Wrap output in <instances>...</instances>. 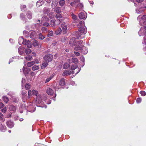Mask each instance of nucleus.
<instances>
[{
  "instance_id": "f257e3e1",
  "label": "nucleus",
  "mask_w": 146,
  "mask_h": 146,
  "mask_svg": "<svg viewBox=\"0 0 146 146\" xmlns=\"http://www.w3.org/2000/svg\"><path fill=\"white\" fill-rule=\"evenodd\" d=\"M77 26L79 32L85 34L87 31L86 27H84V21H81L78 24Z\"/></svg>"
},
{
  "instance_id": "f03ea898",
  "label": "nucleus",
  "mask_w": 146,
  "mask_h": 146,
  "mask_svg": "<svg viewBox=\"0 0 146 146\" xmlns=\"http://www.w3.org/2000/svg\"><path fill=\"white\" fill-rule=\"evenodd\" d=\"M83 41L82 40H80L76 43L75 46L76 47L75 48L76 50H81L82 48V47L84 46L82 44Z\"/></svg>"
},
{
  "instance_id": "7ed1b4c3",
  "label": "nucleus",
  "mask_w": 146,
  "mask_h": 146,
  "mask_svg": "<svg viewBox=\"0 0 146 146\" xmlns=\"http://www.w3.org/2000/svg\"><path fill=\"white\" fill-rule=\"evenodd\" d=\"M71 69L73 70V73L75 75L78 73L80 70V69L77 68V66L76 65L74 66L72 65L71 67Z\"/></svg>"
},
{
  "instance_id": "20e7f679",
  "label": "nucleus",
  "mask_w": 146,
  "mask_h": 146,
  "mask_svg": "<svg viewBox=\"0 0 146 146\" xmlns=\"http://www.w3.org/2000/svg\"><path fill=\"white\" fill-rule=\"evenodd\" d=\"M52 58L53 56L50 54L46 55L44 57V60L48 62L51 61Z\"/></svg>"
},
{
  "instance_id": "39448f33",
  "label": "nucleus",
  "mask_w": 146,
  "mask_h": 146,
  "mask_svg": "<svg viewBox=\"0 0 146 146\" xmlns=\"http://www.w3.org/2000/svg\"><path fill=\"white\" fill-rule=\"evenodd\" d=\"M31 93L33 95H35L37 96L38 94V92L37 91L33 90L32 91L30 90H29L28 91V96L29 98L31 96Z\"/></svg>"
},
{
  "instance_id": "423d86ee",
  "label": "nucleus",
  "mask_w": 146,
  "mask_h": 146,
  "mask_svg": "<svg viewBox=\"0 0 146 146\" xmlns=\"http://www.w3.org/2000/svg\"><path fill=\"white\" fill-rule=\"evenodd\" d=\"M78 17L81 19H86L87 17V14L85 12H81L79 14Z\"/></svg>"
},
{
  "instance_id": "0eeeda50",
  "label": "nucleus",
  "mask_w": 146,
  "mask_h": 146,
  "mask_svg": "<svg viewBox=\"0 0 146 146\" xmlns=\"http://www.w3.org/2000/svg\"><path fill=\"white\" fill-rule=\"evenodd\" d=\"M141 18V20L143 21V24L146 25V14L143 15L142 16H139L137 17V19Z\"/></svg>"
},
{
  "instance_id": "6e6552de",
  "label": "nucleus",
  "mask_w": 146,
  "mask_h": 146,
  "mask_svg": "<svg viewBox=\"0 0 146 146\" xmlns=\"http://www.w3.org/2000/svg\"><path fill=\"white\" fill-rule=\"evenodd\" d=\"M6 124L7 126L10 128L13 127L14 125V122L11 120H9L7 121L6 122Z\"/></svg>"
},
{
  "instance_id": "1a4fd4ad",
  "label": "nucleus",
  "mask_w": 146,
  "mask_h": 146,
  "mask_svg": "<svg viewBox=\"0 0 146 146\" xmlns=\"http://www.w3.org/2000/svg\"><path fill=\"white\" fill-rule=\"evenodd\" d=\"M76 38L74 37H73L71 38L70 40L69 44L71 46H75L76 43L75 42Z\"/></svg>"
},
{
  "instance_id": "9d476101",
  "label": "nucleus",
  "mask_w": 146,
  "mask_h": 146,
  "mask_svg": "<svg viewBox=\"0 0 146 146\" xmlns=\"http://www.w3.org/2000/svg\"><path fill=\"white\" fill-rule=\"evenodd\" d=\"M71 74H74L73 73V70L72 71L69 70H66L64 71L62 75L63 76H68L70 75Z\"/></svg>"
},
{
  "instance_id": "9b49d317",
  "label": "nucleus",
  "mask_w": 146,
  "mask_h": 146,
  "mask_svg": "<svg viewBox=\"0 0 146 146\" xmlns=\"http://www.w3.org/2000/svg\"><path fill=\"white\" fill-rule=\"evenodd\" d=\"M61 26L62 29L63 33H66V31L67 29L66 24L65 23H64L61 25Z\"/></svg>"
},
{
  "instance_id": "f8f14e48",
  "label": "nucleus",
  "mask_w": 146,
  "mask_h": 146,
  "mask_svg": "<svg viewBox=\"0 0 146 146\" xmlns=\"http://www.w3.org/2000/svg\"><path fill=\"white\" fill-rule=\"evenodd\" d=\"M42 97L40 95H38L37 96L36 102V103L40 104L42 102Z\"/></svg>"
},
{
  "instance_id": "ddd939ff",
  "label": "nucleus",
  "mask_w": 146,
  "mask_h": 146,
  "mask_svg": "<svg viewBox=\"0 0 146 146\" xmlns=\"http://www.w3.org/2000/svg\"><path fill=\"white\" fill-rule=\"evenodd\" d=\"M35 27V25L34 24L28 25L26 27V29L28 30L31 31Z\"/></svg>"
},
{
  "instance_id": "4468645a",
  "label": "nucleus",
  "mask_w": 146,
  "mask_h": 146,
  "mask_svg": "<svg viewBox=\"0 0 146 146\" xmlns=\"http://www.w3.org/2000/svg\"><path fill=\"white\" fill-rule=\"evenodd\" d=\"M22 70L23 71L24 74H28L30 70L29 68H27V67H25L24 66L23 69H22Z\"/></svg>"
},
{
  "instance_id": "2eb2a0df",
  "label": "nucleus",
  "mask_w": 146,
  "mask_h": 146,
  "mask_svg": "<svg viewBox=\"0 0 146 146\" xmlns=\"http://www.w3.org/2000/svg\"><path fill=\"white\" fill-rule=\"evenodd\" d=\"M78 50L79 51H81L82 53L84 54H86L88 52V50H87L86 47H85L84 46H83L82 47V48L81 50Z\"/></svg>"
},
{
  "instance_id": "dca6fc26",
  "label": "nucleus",
  "mask_w": 146,
  "mask_h": 146,
  "mask_svg": "<svg viewBox=\"0 0 146 146\" xmlns=\"http://www.w3.org/2000/svg\"><path fill=\"white\" fill-rule=\"evenodd\" d=\"M24 49L23 48H22L21 46L19 47L18 50L19 53L22 55H24L25 54L24 52Z\"/></svg>"
},
{
  "instance_id": "f3484780",
  "label": "nucleus",
  "mask_w": 146,
  "mask_h": 146,
  "mask_svg": "<svg viewBox=\"0 0 146 146\" xmlns=\"http://www.w3.org/2000/svg\"><path fill=\"white\" fill-rule=\"evenodd\" d=\"M58 4V0H53L52 2L51 7L53 8L54 7H56Z\"/></svg>"
},
{
  "instance_id": "a211bd4d",
  "label": "nucleus",
  "mask_w": 146,
  "mask_h": 146,
  "mask_svg": "<svg viewBox=\"0 0 146 146\" xmlns=\"http://www.w3.org/2000/svg\"><path fill=\"white\" fill-rule=\"evenodd\" d=\"M17 107L14 106L13 105H11L9 108V109L10 111H12L13 112H15L16 111L17 109Z\"/></svg>"
},
{
  "instance_id": "6ab92c4d",
  "label": "nucleus",
  "mask_w": 146,
  "mask_h": 146,
  "mask_svg": "<svg viewBox=\"0 0 146 146\" xmlns=\"http://www.w3.org/2000/svg\"><path fill=\"white\" fill-rule=\"evenodd\" d=\"M46 93L48 95H52L54 93V91L51 88H49L46 90Z\"/></svg>"
},
{
  "instance_id": "aec40b11",
  "label": "nucleus",
  "mask_w": 146,
  "mask_h": 146,
  "mask_svg": "<svg viewBox=\"0 0 146 146\" xmlns=\"http://www.w3.org/2000/svg\"><path fill=\"white\" fill-rule=\"evenodd\" d=\"M65 79L63 78H61V79L60 80L59 83V85L61 86H63L65 85Z\"/></svg>"
},
{
  "instance_id": "412c9836",
  "label": "nucleus",
  "mask_w": 146,
  "mask_h": 146,
  "mask_svg": "<svg viewBox=\"0 0 146 146\" xmlns=\"http://www.w3.org/2000/svg\"><path fill=\"white\" fill-rule=\"evenodd\" d=\"M53 9H54V11L57 13H60L61 12V9L60 7H58L56 8H53Z\"/></svg>"
},
{
  "instance_id": "4be33fe9",
  "label": "nucleus",
  "mask_w": 146,
  "mask_h": 146,
  "mask_svg": "<svg viewBox=\"0 0 146 146\" xmlns=\"http://www.w3.org/2000/svg\"><path fill=\"white\" fill-rule=\"evenodd\" d=\"M36 33L35 31H33L31 33L30 37L31 38H34L36 36Z\"/></svg>"
},
{
  "instance_id": "5701e85b",
  "label": "nucleus",
  "mask_w": 146,
  "mask_h": 146,
  "mask_svg": "<svg viewBox=\"0 0 146 146\" xmlns=\"http://www.w3.org/2000/svg\"><path fill=\"white\" fill-rule=\"evenodd\" d=\"M27 17L28 19H30L32 18V13L29 11H27L26 13Z\"/></svg>"
},
{
  "instance_id": "b1692460",
  "label": "nucleus",
  "mask_w": 146,
  "mask_h": 146,
  "mask_svg": "<svg viewBox=\"0 0 146 146\" xmlns=\"http://www.w3.org/2000/svg\"><path fill=\"white\" fill-rule=\"evenodd\" d=\"M48 62L44 61L42 62V66H41V68L42 69H43L45 68L48 65Z\"/></svg>"
},
{
  "instance_id": "393cba45",
  "label": "nucleus",
  "mask_w": 146,
  "mask_h": 146,
  "mask_svg": "<svg viewBox=\"0 0 146 146\" xmlns=\"http://www.w3.org/2000/svg\"><path fill=\"white\" fill-rule=\"evenodd\" d=\"M69 61L70 62V61H72L75 64H77L78 63V61L77 59L74 58H72L71 60H69Z\"/></svg>"
},
{
  "instance_id": "a878e982",
  "label": "nucleus",
  "mask_w": 146,
  "mask_h": 146,
  "mask_svg": "<svg viewBox=\"0 0 146 146\" xmlns=\"http://www.w3.org/2000/svg\"><path fill=\"white\" fill-rule=\"evenodd\" d=\"M62 31L61 29L60 28H58L56 31H55V34L56 35H59L61 33Z\"/></svg>"
},
{
  "instance_id": "bb28decb",
  "label": "nucleus",
  "mask_w": 146,
  "mask_h": 146,
  "mask_svg": "<svg viewBox=\"0 0 146 146\" xmlns=\"http://www.w3.org/2000/svg\"><path fill=\"white\" fill-rule=\"evenodd\" d=\"M44 3V2L41 0H39L36 3V6L37 7L42 5Z\"/></svg>"
},
{
  "instance_id": "cd10ccee",
  "label": "nucleus",
  "mask_w": 146,
  "mask_h": 146,
  "mask_svg": "<svg viewBox=\"0 0 146 146\" xmlns=\"http://www.w3.org/2000/svg\"><path fill=\"white\" fill-rule=\"evenodd\" d=\"M50 11V9L49 8H44L43 9V12L44 13L48 14Z\"/></svg>"
},
{
  "instance_id": "c85d7f7f",
  "label": "nucleus",
  "mask_w": 146,
  "mask_h": 146,
  "mask_svg": "<svg viewBox=\"0 0 146 146\" xmlns=\"http://www.w3.org/2000/svg\"><path fill=\"white\" fill-rule=\"evenodd\" d=\"M32 43L34 46H37L38 45V42L35 40H34L32 41Z\"/></svg>"
},
{
  "instance_id": "c756f323",
  "label": "nucleus",
  "mask_w": 146,
  "mask_h": 146,
  "mask_svg": "<svg viewBox=\"0 0 146 146\" xmlns=\"http://www.w3.org/2000/svg\"><path fill=\"white\" fill-rule=\"evenodd\" d=\"M55 21L54 20H52L51 21L50 25L54 29L56 27Z\"/></svg>"
},
{
  "instance_id": "7c9ffc66",
  "label": "nucleus",
  "mask_w": 146,
  "mask_h": 146,
  "mask_svg": "<svg viewBox=\"0 0 146 146\" xmlns=\"http://www.w3.org/2000/svg\"><path fill=\"white\" fill-rule=\"evenodd\" d=\"M6 127L5 126L1 124L0 125V130L4 131L6 130Z\"/></svg>"
},
{
  "instance_id": "2f4dec72",
  "label": "nucleus",
  "mask_w": 146,
  "mask_h": 146,
  "mask_svg": "<svg viewBox=\"0 0 146 146\" xmlns=\"http://www.w3.org/2000/svg\"><path fill=\"white\" fill-rule=\"evenodd\" d=\"M35 64L34 61H32L30 62H29L27 63V66L28 67H31Z\"/></svg>"
},
{
  "instance_id": "473e14b6",
  "label": "nucleus",
  "mask_w": 146,
  "mask_h": 146,
  "mask_svg": "<svg viewBox=\"0 0 146 146\" xmlns=\"http://www.w3.org/2000/svg\"><path fill=\"white\" fill-rule=\"evenodd\" d=\"M75 36L77 38H79L81 36V34L80 33V32H77L75 33Z\"/></svg>"
},
{
  "instance_id": "72a5a7b5",
  "label": "nucleus",
  "mask_w": 146,
  "mask_h": 146,
  "mask_svg": "<svg viewBox=\"0 0 146 146\" xmlns=\"http://www.w3.org/2000/svg\"><path fill=\"white\" fill-rule=\"evenodd\" d=\"M39 68V67L36 65H34L32 68V70L33 71H35L38 70Z\"/></svg>"
},
{
  "instance_id": "f704fd0d",
  "label": "nucleus",
  "mask_w": 146,
  "mask_h": 146,
  "mask_svg": "<svg viewBox=\"0 0 146 146\" xmlns=\"http://www.w3.org/2000/svg\"><path fill=\"white\" fill-rule=\"evenodd\" d=\"M53 77V76L52 75L48 77L46 80L45 83H46L48 82Z\"/></svg>"
},
{
  "instance_id": "c9c22d12",
  "label": "nucleus",
  "mask_w": 146,
  "mask_h": 146,
  "mask_svg": "<svg viewBox=\"0 0 146 146\" xmlns=\"http://www.w3.org/2000/svg\"><path fill=\"white\" fill-rule=\"evenodd\" d=\"M55 17L57 19H61L62 18V17L60 13H57L55 15Z\"/></svg>"
},
{
  "instance_id": "e433bc0d",
  "label": "nucleus",
  "mask_w": 146,
  "mask_h": 146,
  "mask_svg": "<svg viewBox=\"0 0 146 146\" xmlns=\"http://www.w3.org/2000/svg\"><path fill=\"white\" fill-rule=\"evenodd\" d=\"M65 3V1L64 0H60L59 2V4L60 6H64Z\"/></svg>"
},
{
  "instance_id": "4c0bfd02",
  "label": "nucleus",
  "mask_w": 146,
  "mask_h": 146,
  "mask_svg": "<svg viewBox=\"0 0 146 146\" xmlns=\"http://www.w3.org/2000/svg\"><path fill=\"white\" fill-rule=\"evenodd\" d=\"M26 45L28 48H31L32 46V43L29 40L27 41V43Z\"/></svg>"
},
{
  "instance_id": "58836bf2",
  "label": "nucleus",
  "mask_w": 146,
  "mask_h": 146,
  "mask_svg": "<svg viewBox=\"0 0 146 146\" xmlns=\"http://www.w3.org/2000/svg\"><path fill=\"white\" fill-rule=\"evenodd\" d=\"M3 100L6 103H7L9 101L8 98L6 96H3Z\"/></svg>"
},
{
  "instance_id": "ea45409f",
  "label": "nucleus",
  "mask_w": 146,
  "mask_h": 146,
  "mask_svg": "<svg viewBox=\"0 0 146 146\" xmlns=\"http://www.w3.org/2000/svg\"><path fill=\"white\" fill-rule=\"evenodd\" d=\"M69 65L67 63L64 64L63 66V68L64 69H66L68 68L69 67Z\"/></svg>"
},
{
  "instance_id": "a19ab883",
  "label": "nucleus",
  "mask_w": 146,
  "mask_h": 146,
  "mask_svg": "<svg viewBox=\"0 0 146 146\" xmlns=\"http://www.w3.org/2000/svg\"><path fill=\"white\" fill-rule=\"evenodd\" d=\"M0 119L2 121H4L5 120V119L4 118L3 115L0 112Z\"/></svg>"
},
{
  "instance_id": "79ce46f5",
  "label": "nucleus",
  "mask_w": 146,
  "mask_h": 146,
  "mask_svg": "<svg viewBox=\"0 0 146 146\" xmlns=\"http://www.w3.org/2000/svg\"><path fill=\"white\" fill-rule=\"evenodd\" d=\"M54 13L53 12L50 13L48 15L50 19L52 18L54 16Z\"/></svg>"
},
{
  "instance_id": "37998d69",
  "label": "nucleus",
  "mask_w": 146,
  "mask_h": 146,
  "mask_svg": "<svg viewBox=\"0 0 146 146\" xmlns=\"http://www.w3.org/2000/svg\"><path fill=\"white\" fill-rule=\"evenodd\" d=\"M31 88V85L29 84H27L25 86V88L26 90H29Z\"/></svg>"
},
{
  "instance_id": "c03bdc74",
  "label": "nucleus",
  "mask_w": 146,
  "mask_h": 146,
  "mask_svg": "<svg viewBox=\"0 0 146 146\" xmlns=\"http://www.w3.org/2000/svg\"><path fill=\"white\" fill-rule=\"evenodd\" d=\"M63 20L62 19H58L56 21V23L57 25H58L60 23L62 22Z\"/></svg>"
},
{
  "instance_id": "a18cd8bd",
  "label": "nucleus",
  "mask_w": 146,
  "mask_h": 146,
  "mask_svg": "<svg viewBox=\"0 0 146 146\" xmlns=\"http://www.w3.org/2000/svg\"><path fill=\"white\" fill-rule=\"evenodd\" d=\"M25 58L27 60H31L32 56L30 55H28L25 57Z\"/></svg>"
},
{
  "instance_id": "49530a36",
  "label": "nucleus",
  "mask_w": 146,
  "mask_h": 146,
  "mask_svg": "<svg viewBox=\"0 0 146 146\" xmlns=\"http://www.w3.org/2000/svg\"><path fill=\"white\" fill-rule=\"evenodd\" d=\"M83 4L81 3H79L76 6V7L77 8L79 7L80 8H82L83 7Z\"/></svg>"
},
{
  "instance_id": "de8ad7c7",
  "label": "nucleus",
  "mask_w": 146,
  "mask_h": 146,
  "mask_svg": "<svg viewBox=\"0 0 146 146\" xmlns=\"http://www.w3.org/2000/svg\"><path fill=\"white\" fill-rule=\"evenodd\" d=\"M44 36L42 35V34L40 33L39 34L38 36V38L39 39L41 40H43L44 38Z\"/></svg>"
},
{
  "instance_id": "09e8293b",
  "label": "nucleus",
  "mask_w": 146,
  "mask_h": 146,
  "mask_svg": "<svg viewBox=\"0 0 146 146\" xmlns=\"http://www.w3.org/2000/svg\"><path fill=\"white\" fill-rule=\"evenodd\" d=\"M22 94L23 96L22 97L23 98H25V97L27 96V92H25L22 91Z\"/></svg>"
},
{
  "instance_id": "8fccbe9b",
  "label": "nucleus",
  "mask_w": 146,
  "mask_h": 146,
  "mask_svg": "<svg viewBox=\"0 0 146 146\" xmlns=\"http://www.w3.org/2000/svg\"><path fill=\"white\" fill-rule=\"evenodd\" d=\"M42 31L43 32H47V29L44 27H43L41 29Z\"/></svg>"
},
{
  "instance_id": "3c124183",
  "label": "nucleus",
  "mask_w": 146,
  "mask_h": 146,
  "mask_svg": "<svg viewBox=\"0 0 146 146\" xmlns=\"http://www.w3.org/2000/svg\"><path fill=\"white\" fill-rule=\"evenodd\" d=\"M53 34V32L52 31H50L48 33L47 35V36L48 37L52 36Z\"/></svg>"
},
{
  "instance_id": "603ef678",
  "label": "nucleus",
  "mask_w": 146,
  "mask_h": 146,
  "mask_svg": "<svg viewBox=\"0 0 146 146\" xmlns=\"http://www.w3.org/2000/svg\"><path fill=\"white\" fill-rule=\"evenodd\" d=\"M20 17L21 19H22L23 20L25 18V16L22 13L20 15Z\"/></svg>"
},
{
  "instance_id": "864d4df0",
  "label": "nucleus",
  "mask_w": 146,
  "mask_h": 146,
  "mask_svg": "<svg viewBox=\"0 0 146 146\" xmlns=\"http://www.w3.org/2000/svg\"><path fill=\"white\" fill-rule=\"evenodd\" d=\"M31 52V51L30 49H26L25 50V52L27 54H29Z\"/></svg>"
},
{
  "instance_id": "5fc2aeb1",
  "label": "nucleus",
  "mask_w": 146,
  "mask_h": 146,
  "mask_svg": "<svg viewBox=\"0 0 146 146\" xmlns=\"http://www.w3.org/2000/svg\"><path fill=\"white\" fill-rule=\"evenodd\" d=\"M71 16L73 19H76L77 18V17L76 15L72 13L71 15Z\"/></svg>"
},
{
  "instance_id": "6e6d98bb",
  "label": "nucleus",
  "mask_w": 146,
  "mask_h": 146,
  "mask_svg": "<svg viewBox=\"0 0 146 146\" xmlns=\"http://www.w3.org/2000/svg\"><path fill=\"white\" fill-rule=\"evenodd\" d=\"M24 39L22 37H20L19 39V43L20 44H21V42H23V40Z\"/></svg>"
},
{
  "instance_id": "4d7b16f0",
  "label": "nucleus",
  "mask_w": 146,
  "mask_h": 146,
  "mask_svg": "<svg viewBox=\"0 0 146 146\" xmlns=\"http://www.w3.org/2000/svg\"><path fill=\"white\" fill-rule=\"evenodd\" d=\"M140 93L141 95L143 96H145L146 94V93L144 91H141L140 92Z\"/></svg>"
},
{
  "instance_id": "13d9d810",
  "label": "nucleus",
  "mask_w": 146,
  "mask_h": 146,
  "mask_svg": "<svg viewBox=\"0 0 146 146\" xmlns=\"http://www.w3.org/2000/svg\"><path fill=\"white\" fill-rule=\"evenodd\" d=\"M23 34L26 36H28V32L26 31H24L23 32Z\"/></svg>"
},
{
  "instance_id": "bf43d9fd",
  "label": "nucleus",
  "mask_w": 146,
  "mask_h": 146,
  "mask_svg": "<svg viewBox=\"0 0 146 146\" xmlns=\"http://www.w3.org/2000/svg\"><path fill=\"white\" fill-rule=\"evenodd\" d=\"M77 3L75 1H74L73 2H71L70 3V5L72 7H73L74 6V5H76V3Z\"/></svg>"
},
{
  "instance_id": "052dcab7",
  "label": "nucleus",
  "mask_w": 146,
  "mask_h": 146,
  "mask_svg": "<svg viewBox=\"0 0 146 146\" xmlns=\"http://www.w3.org/2000/svg\"><path fill=\"white\" fill-rule=\"evenodd\" d=\"M141 99L140 98H138L137 99L136 102L137 103H140L141 102Z\"/></svg>"
},
{
  "instance_id": "680f3d73",
  "label": "nucleus",
  "mask_w": 146,
  "mask_h": 146,
  "mask_svg": "<svg viewBox=\"0 0 146 146\" xmlns=\"http://www.w3.org/2000/svg\"><path fill=\"white\" fill-rule=\"evenodd\" d=\"M43 25L44 26L46 27H48L49 25V24L47 22H45L43 24Z\"/></svg>"
},
{
  "instance_id": "e2e57ef3",
  "label": "nucleus",
  "mask_w": 146,
  "mask_h": 146,
  "mask_svg": "<svg viewBox=\"0 0 146 146\" xmlns=\"http://www.w3.org/2000/svg\"><path fill=\"white\" fill-rule=\"evenodd\" d=\"M27 43V41L26 39H24L23 40V42H22V43L26 45Z\"/></svg>"
},
{
  "instance_id": "0e129e2a",
  "label": "nucleus",
  "mask_w": 146,
  "mask_h": 146,
  "mask_svg": "<svg viewBox=\"0 0 146 146\" xmlns=\"http://www.w3.org/2000/svg\"><path fill=\"white\" fill-rule=\"evenodd\" d=\"M6 107H5L1 110V111L3 112H5L6 111Z\"/></svg>"
},
{
  "instance_id": "69168bd1",
  "label": "nucleus",
  "mask_w": 146,
  "mask_h": 146,
  "mask_svg": "<svg viewBox=\"0 0 146 146\" xmlns=\"http://www.w3.org/2000/svg\"><path fill=\"white\" fill-rule=\"evenodd\" d=\"M4 106L3 103H0V109L3 108Z\"/></svg>"
},
{
  "instance_id": "338daca9",
  "label": "nucleus",
  "mask_w": 146,
  "mask_h": 146,
  "mask_svg": "<svg viewBox=\"0 0 146 146\" xmlns=\"http://www.w3.org/2000/svg\"><path fill=\"white\" fill-rule=\"evenodd\" d=\"M80 59L83 62H84V61L85 60H84V58L83 56H81L80 57Z\"/></svg>"
},
{
  "instance_id": "774afa93",
  "label": "nucleus",
  "mask_w": 146,
  "mask_h": 146,
  "mask_svg": "<svg viewBox=\"0 0 146 146\" xmlns=\"http://www.w3.org/2000/svg\"><path fill=\"white\" fill-rule=\"evenodd\" d=\"M74 53L76 54V55L77 56H79L80 55V53L78 52H74Z\"/></svg>"
}]
</instances>
